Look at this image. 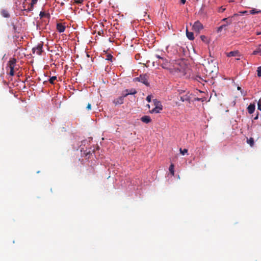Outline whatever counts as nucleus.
Masks as SVG:
<instances>
[{
    "label": "nucleus",
    "instance_id": "nucleus-14",
    "mask_svg": "<svg viewBox=\"0 0 261 261\" xmlns=\"http://www.w3.org/2000/svg\"><path fill=\"white\" fill-rule=\"evenodd\" d=\"M239 53L238 51H232L227 54V56L228 57L239 56Z\"/></svg>",
    "mask_w": 261,
    "mask_h": 261
},
{
    "label": "nucleus",
    "instance_id": "nucleus-26",
    "mask_svg": "<svg viewBox=\"0 0 261 261\" xmlns=\"http://www.w3.org/2000/svg\"><path fill=\"white\" fill-rule=\"evenodd\" d=\"M180 153L182 155H185L186 153L188 152V149H182L181 148L179 149Z\"/></svg>",
    "mask_w": 261,
    "mask_h": 261
},
{
    "label": "nucleus",
    "instance_id": "nucleus-35",
    "mask_svg": "<svg viewBox=\"0 0 261 261\" xmlns=\"http://www.w3.org/2000/svg\"><path fill=\"white\" fill-rule=\"evenodd\" d=\"M257 109L261 111V103L260 101L257 103Z\"/></svg>",
    "mask_w": 261,
    "mask_h": 261
},
{
    "label": "nucleus",
    "instance_id": "nucleus-18",
    "mask_svg": "<svg viewBox=\"0 0 261 261\" xmlns=\"http://www.w3.org/2000/svg\"><path fill=\"white\" fill-rule=\"evenodd\" d=\"M2 16L4 17L8 18L10 17V15L7 10H3L1 12Z\"/></svg>",
    "mask_w": 261,
    "mask_h": 261
},
{
    "label": "nucleus",
    "instance_id": "nucleus-31",
    "mask_svg": "<svg viewBox=\"0 0 261 261\" xmlns=\"http://www.w3.org/2000/svg\"><path fill=\"white\" fill-rule=\"evenodd\" d=\"M174 69H176L177 71H178L179 72H184V68H179L177 67H175Z\"/></svg>",
    "mask_w": 261,
    "mask_h": 261
},
{
    "label": "nucleus",
    "instance_id": "nucleus-29",
    "mask_svg": "<svg viewBox=\"0 0 261 261\" xmlns=\"http://www.w3.org/2000/svg\"><path fill=\"white\" fill-rule=\"evenodd\" d=\"M257 76L258 77H260L261 76V66H259L257 68Z\"/></svg>",
    "mask_w": 261,
    "mask_h": 261
},
{
    "label": "nucleus",
    "instance_id": "nucleus-16",
    "mask_svg": "<svg viewBox=\"0 0 261 261\" xmlns=\"http://www.w3.org/2000/svg\"><path fill=\"white\" fill-rule=\"evenodd\" d=\"M159 63L162 65L163 68H167L168 62L167 60L164 59V60L159 61Z\"/></svg>",
    "mask_w": 261,
    "mask_h": 261
},
{
    "label": "nucleus",
    "instance_id": "nucleus-2",
    "mask_svg": "<svg viewBox=\"0 0 261 261\" xmlns=\"http://www.w3.org/2000/svg\"><path fill=\"white\" fill-rule=\"evenodd\" d=\"M216 62H213V61H211V62H208L207 64L205 66V69L206 72L208 74H212L213 72H216L217 71V67L216 66Z\"/></svg>",
    "mask_w": 261,
    "mask_h": 261
},
{
    "label": "nucleus",
    "instance_id": "nucleus-37",
    "mask_svg": "<svg viewBox=\"0 0 261 261\" xmlns=\"http://www.w3.org/2000/svg\"><path fill=\"white\" fill-rule=\"evenodd\" d=\"M86 109L88 110H91V104L90 103H88L87 107H86Z\"/></svg>",
    "mask_w": 261,
    "mask_h": 261
},
{
    "label": "nucleus",
    "instance_id": "nucleus-30",
    "mask_svg": "<svg viewBox=\"0 0 261 261\" xmlns=\"http://www.w3.org/2000/svg\"><path fill=\"white\" fill-rule=\"evenodd\" d=\"M225 8H224L223 7H220L218 9V12L219 13H222L225 10Z\"/></svg>",
    "mask_w": 261,
    "mask_h": 261
},
{
    "label": "nucleus",
    "instance_id": "nucleus-33",
    "mask_svg": "<svg viewBox=\"0 0 261 261\" xmlns=\"http://www.w3.org/2000/svg\"><path fill=\"white\" fill-rule=\"evenodd\" d=\"M151 97H152V96H151V95H148V96H147V97H146V100H147L148 102H151Z\"/></svg>",
    "mask_w": 261,
    "mask_h": 261
},
{
    "label": "nucleus",
    "instance_id": "nucleus-11",
    "mask_svg": "<svg viewBox=\"0 0 261 261\" xmlns=\"http://www.w3.org/2000/svg\"><path fill=\"white\" fill-rule=\"evenodd\" d=\"M141 120L145 123H148L151 122V119L149 116H144L141 117Z\"/></svg>",
    "mask_w": 261,
    "mask_h": 261
},
{
    "label": "nucleus",
    "instance_id": "nucleus-8",
    "mask_svg": "<svg viewBox=\"0 0 261 261\" xmlns=\"http://www.w3.org/2000/svg\"><path fill=\"white\" fill-rule=\"evenodd\" d=\"M124 98L121 96L113 100V103L116 106L118 105H121L123 103Z\"/></svg>",
    "mask_w": 261,
    "mask_h": 261
},
{
    "label": "nucleus",
    "instance_id": "nucleus-32",
    "mask_svg": "<svg viewBox=\"0 0 261 261\" xmlns=\"http://www.w3.org/2000/svg\"><path fill=\"white\" fill-rule=\"evenodd\" d=\"M84 0H74V3L77 4H82Z\"/></svg>",
    "mask_w": 261,
    "mask_h": 261
},
{
    "label": "nucleus",
    "instance_id": "nucleus-47",
    "mask_svg": "<svg viewBox=\"0 0 261 261\" xmlns=\"http://www.w3.org/2000/svg\"><path fill=\"white\" fill-rule=\"evenodd\" d=\"M259 46H261V44H259Z\"/></svg>",
    "mask_w": 261,
    "mask_h": 261
},
{
    "label": "nucleus",
    "instance_id": "nucleus-27",
    "mask_svg": "<svg viewBox=\"0 0 261 261\" xmlns=\"http://www.w3.org/2000/svg\"><path fill=\"white\" fill-rule=\"evenodd\" d=\"M200 38H201V40L202 41H203L204 42H205V43L208 42L207 38L206 36H205L204 35H201L200 36Z\"/></svg>",
    "mask_w": 261,
    "mask_h": 261
},
{
    "label": "nucleus",
    "instance_id": "nucleus-28",
    "mask_svg": "<svg viewBox=\"0 0 261 261\" xmlns=\"http://www.w3.org/2000/svg\"><path fill=\"white\" fill-rule=\"evenodd\" d=\"M113 58V57L111 54H108L107 55V58L106 59L109 61H112V59Z\"/></svg>",
    "mask_w": 261,
    "mask_h": 261
},
{
    "label": "nucleus",
    "instance_id": "nucleus-34",
    "mask_svg": "<svg viewBox=\"0 0 261 261\" xmlns=\"http://www.w3.org/2000/svg\"><path fill=\"white\" fill-rule=\"evenodd\" d=\"M229 20H231V19H230L229 17L224 18L222 20V21H225L226 23L227 21H229Z\"/></svg>",
    "mask_w": 261,
    "mask_h": 261
},
{
    "label": "nucleus",
    "instance_id": "nucleus-24",
    "mask_svg": "<svg viewBox=\"0 0 261 261\" xmlns=\"http://www.w3.org/2000/svg\"><path fill=\"white\" fill-rule=\"evenodd\" d=\"M128 95L129 93L128 92V89H126L122 92L121 96L123 97V98H124L125 97H126Z\"/></svg>",
    "mask_w": 261,
    "mask_h": 261
},
{
    "label": "nucleus",
    "instance_id": "nucleus-22",
    "mask_svg": "<svg viewBox=\"0 0 261 261\" xmlns=\"http://www.w3.org/2000/svg\"><path fill=\"white\" fill-rule=\"evenodd\" d=\"M128 92L129 93V95H134L137 93V91L135 89H131L128 90Z\"/></svg>",
    "mask_w": 261,
    "mask_h": 261
},
{
    "label": "nucleus",
    "instance_id": "nucleus-17",
    "mask_svg": "<svg viewBox=\"0 0 261 261\" xmlns=\"http://www.w3.org/2000/svg\"><path fill=\"white\" fill-rule=\"evenodd\" d=\"M252 54L254 55L259 54L261 56V46H259V45H258V47L253 51Z\"/></svg>",
    "mask_w": 261,
    "mask_h": 261
},
{
    "label": "nucleus",
    "instance_id": "nucleus-36",
    "mask_svg": "<svg viewBox=\"0 0 261 261\" xmlns=\"http://www.w3.org/2000/svg\"><path fill=\"white\" fill-rule=\"evenodd\" d=\"M251 14H255V13H258L261 12V11H256L254 9H253V10H252L251 11Z\"/></svg>",
    "mask_w": 261,
    "mask_h": 261
},
{
    "label": "nucleus",
    "instance_id": "nucleus-20",
    "mask_svg": "<svg viewBox=\"0 0 261 261\" xmlns=\"http://www.w3.org/2000/svg\"><path fill=\"white\" fill-rule=\"evenodd\" d=\"M153 103L155 107H162L161 102L156 99H153Z\"/></svg>",
    "mask_w": 261,
    "mask_h": 261
},
{
    "label": "nucleus",
    "instance_id": "nucleus-25",
    "mask_svg": "<svg viewBox=\"0 0 261 261\" xmlns=\"http://www.w3.org/2000/svg\"><path fill=\"white\" fill-rule=\"evenodd\" d=\"M57 79V77L56 76H53L51 77L49 80V82L50 84H53L54 83V81Z\"/></svg>",
    "mask_w": 261,
    "mask_h": 261
},
{
    "label": "nucleus",
    "instance_id": "nucleus-10",
    "mask_svg": "<svg viewBox=\"0 0 261 261\" xmlns=\"http://www.w3.org/2000/svg\"><path fill=\"white\" fill-rule=\"evenodd\" d=\"M255 109V105L254 103H250L247 107L248 112L250 114H252L254 112Z\"/></svg>",
    "mask_w": 261,
    "mask_h": 261
},
{
    "label": "nucleus",
    "instance_id": "nucleus-15",
    "mask_svg": "<svg viewBox=\"0 0 261 261\" xmlns=\"http://www.w3.org/2000/svg\"><path fill=\"white\" fill-rule=\"evenodd\" d=\"M162 107H155L153 109H152L150 112L151 113H159L161 112V111L162 110Z\"/></svg>",
    "mask_w": 261,
    "mask_h": 261
},
{
    "label": "nucleus",
    "instance_id": "nucleus-5",
    "mask_svg": "<svg viewBox=\"0 0 261 261\" xmlns=\"http://www.w3.org/2000/svg\"><path fill=\"white\" fill-rule=\"evenodd\" d=\"M193 30L195 32L199 33L203 29L202 24L198 20L195 21L192 27Z\"/></svg>",
    "mask_w": 261,
    "mask_h": 261
},
{
    "label": "nucleus",
    "instance_id": "nucleus-40",
    "mask_svg": "<svg viewBox=\"0 0 261 261\" xmlns=\"http://www.w3.org/2000/svg\"><path fill=\"white\" fill-rule=\"evenodd\" d=\"M181 1V3L182 4H185L186 2V0H180Z\"/></svg>",
    "mask_w": 261,
    "mask_h": 261
},
{
    "label": "nucleus",
    "instance_id": "nucleus-21",
    "mask_svg": "<svg viewBox=\"0 0 261 261\" xmlns=\"http://www.w3.org/2000/svg\"><path fill=\"white\" fill-rule=\"evenodd\" d=\"M169 171L171 173V174L172 175H174V165H173V164H172L170 165V166L169 167Z\"/></svg>",
    "mask_w": 261,
    "mask_h": 261
},
{
    "label": "nucleus",
    "instance_id": "nucleus-12",
    "mask_svg": "<svg viewBox=\"0 0 261 261\" xmlns=\"http://www.w3.org/2000/svg\"><path fill=\"white\" fill-rule=\"evenodd\" d=\"M186 35L187 38L190 40H193L194 39V34L193 32H189L188 28L186 29Z\"/></svg>",
    "mask_w": 261,
    "mask_h": 261
},
{
    "label": "nucleus",
    "instance_id": "nucleus-19",
    "mask_svg": "<svg viewBox=\"0 0 261 261\" xmlns=\"http://www.w3.org/2000/svg\"><path fill=\"white\" fill-rule=\"evenodd\" d=\"M247 143L249 144L251 147H252L254 143L253 138H250L249 139H248L247 140Z\"/></svg>",
    "mask_w": 261,
    "mask_h": 261
},
{
    "label": "nucleus",
    "instance_id": "nucleus-44",
    "mask_svg": "<svg viewBox=\"0 0 261 261\" xmlns=\"http://www.w3.org/2000/svg\"><path fill=\"white\" fill-rule=\"evenodd\" d=\"M149 105H147V107L149 108Z\"/></svg>",
    "mask_w": 261,
    "mask_h": 261
},
{
    "label": "nucleus",
    "instance_id": "nucleus-45",
    "mask_svg": "<svg viewBox=\"0 0 261 261\" xmlns=\"http://www.w3.org/2000/svg\"><path fill=\"white\" fill-rule=\"evenodd\" d=\"M101 34V32H98V34L100 35Z\"/></svg>",
    "mask_w": 261,
    "mask_h": 261
},
{
    "label": "nucleus",
    "instance_id": "nucleus-7",
    "mask_svg": "<svg viewBox=\"0 0 261 261\" xmlns=\"http://www.w3.org/2000/svg\"><path fill=\"white\" fill-rule=\"evenodd\" d=\"M191 94L189 92H188L185 95L180 97V100L182 101H189L190 102L191 99Z\"/></svg>",
    "mask_w": 261,
    "mask_h": 261
},
{
    "label": "nucleus",
    "instance_id": "nucleus-13",
    "mask_svg": "<svg viewBox=\"0 0 261 261\" xmlns=\"http://www.w3.org/2000/svg\"><path fill=\"white\" fill-rule=\"evenodd\" d=\"M231 23H232V20H229V21L227 22V24H224L221 25L220 27L218 28L217 32L218 33L221 32L224 28H225L226 27H227L229 24H230Z\"/></svg>",
    "mask_w": 261,
    "mask_h": 261
},
{
    "label": "nucleus",
    "instance_id": "nucleus-3",
    "mask_svg": "<svg viewBox=\"0 0 261 261\" xmlns=\"http://www.w3.org/2000/svg\"><path fill=\"white\" fill-rule=\"evenodd\" d=\"M148 75L146 74H140L139 77H135L134 79V81L141 82L146 86H148L149 85V83L148 81Z\"/></svg>",
    "mask_w": 261,
    "mask_h": 261
},
{
    "label": "nucleus",
    "instance_id": "nucleus-42",
    "mask_svg": "<svg viewBox=\"0 0 261 261\" xmlns=\"http://www.w3.org/2000/svg\"><path fill=\"white\" fill-rule=\"evenodd\" d=\"M195 100H197V101H200V98H197L195 99Z\"/></svg>",
    "mask_w": 261,
    "mask_h": 261
},
{
    "label": "nucleus",
    "instance_id": "nucleus-41",
    "mask_svg": "<svg viewBox=\"0 0 261 261\" xmlns=\"http://www.w3.org/2000/svg\"><path fill=\"white\" fill-rule=\"evenodd\" d=\"M256 35H261V32H258L256 33Z\"/></svg>",
    "mask_w": 261,
    "mask_h": 261
},
{
    "label": "nucleus",
    "instance_id": "nucleus-39",
    "mask_svg": "<svg viewBox=\"0 0 261 261\" xmlns=\"http://www.w3.org/2000/svg\"><path fill=\"white\" fill-rule=\"evenodd\" d=\"M258 118V114L256 115V116L254 118V120H257Z\"/></svg>",
    "mask_w": 261,
    "mask_h": 261
},
{
    "label": "nucleus",
    "instance_id": "nucleus-46",
    "mask_svg": "<svg viewBox=\"0 0 261 261\" xmlns=\"http://www.w3.org/2000/svg\"><path fill=\"white\" fill-rule=\"evenodd\" d=\"M101 34V32H98V34L100 35Z\"/></svg>",
    "mask_w": 261,
    "mask_h": 261
},
{
    "label": "nucleus",
    "instance_id": "nucleus-9",
    "mask_svg": "<svg viewBox=\"0 0 261 261\" xmlns=\"http://www.w3.org/2000/svg\"><path fill=\"white\" fill-rule=\"evenodd\" d=\"M65 26L61 23H58L57 24V30L60 33L64 32L65 30Z\"/></svg>",
    "mask_w": 261,
    "mask_h": 261
},
{
    "label": "nucleus",
    "instance_id": "nucleus-23",
    "mask_svg": "<svg viewBox=\"0 0 261 261\" xmlns=\"http://www.w3.org/2000/svg\"><path fill=\"white\" fill-rule=\"evenodd\" d=\"M39 16H40V18H43L44 17L48 16L49 14L46 13L44 12L41 11L40 14H39Z\"/></svg>",
    "mask_w": 261,
    "mask_h": 261
},
{
    "label": "nucleus",
    "instance_id": "nucleus-6",
    "mask_svg": "<svg viewBox=\"0 0 261 261\" xmlns=\"http://www.w3.org/2000/svg\"><path fill=\"white\" fill-rule=\"evenodd\" d=\"M42 46H43L42 43H40L38 44L36 47H34L32 49L33 53H35V52H36L37 55H41L42 52L43 51Z\"/></svg>",
    "mask_w": 261,
    "mask_h": 261
},
{
    "label": "nucleus",
    "instance_id": "nucleus-38",
    "mask_svg": "<svg viewBox=\"0 0 261 261\" xmlns=\"http://www.w3.org/2000/svg\"><path fill=\"white\" fill-rule=\"evenodd\" d=\"M156 57L158 59H159L160 60H164V58H162V57H161L159 55H156Z\"/></svg>",
    "mask_w": 261,
    "mask_h": 261
},
{
    "label": "nucleus",
    "instance_id": "nucleus-4",
    "mask_svg": "<svg viewBox=\"0 0 261 261\" xmlns=\"http://www.w3.org/2000/svg\"><path fill=\"white\" fill-rule=\"evenodd\" d=\"M16 60L15 58H11L9 61V67L10 69V75L13 76L14 74V68L16 65Z\"/></svg>",
    "mask_w": 261,
    "mask_h": 261
},
{
    "label": "nucleus",
    "instance_id": "nucleus-43",
    "mask_svg": "<svg viewBox=\"0 0 261 261\" xmlns=\"http://www.w3.org/2000/svg\"><path fill=\"white\" fill-rule=\"evenodd\" d=\"M238 90H241V87H238Z\"/></svg>",
    "mask_w": 261,
    "mask_h": 261
},
{
    "label": "nucleus",
    "instance_id": "nucleus-1",
    "mask_svg": "<svg viewBox=\"0 0 261 261\" xmlns=\"http://www.w3.org/2000/svg\"><path fill=\"white\" fill-rule=\"evenodd\" d=\"M38 0H24L23 2V10L27 12L32 11L34 9V6L37 3Z\"/></svg>",
    "mask_w": 261,
    "mask_h": 261
}]
</instances>
